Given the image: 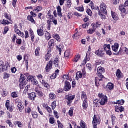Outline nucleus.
Here are the masks:
<instances>
[{
	"mask_svg": "<svg viewBox=\"0 0 128 128\" xmlns=\"http://www.w3.org/2000/svg\"><path fill=\"white\" fill-rule=\"evenodd\" d=\"M105 72L104 68L102 66L97 68V76L98 77H96L94 80L95 84L97 88L100 86V82H102V78H104V76L102 75V74H104Z\"/></svg>",
	"mask_w": 128,
	"mask_h": 128,
	"instance_id": "nucleus-1",
	"label": "nucleus"
},
{
	"mask_svg": "<svg viewBox=\"0 0 128 128\" xmlns=\"http://www.w3.org/2000/svg\"><path fill=\"white\" fill-rule=\"evenodd\" d=\"M99 99H95L94 102H99L101 106H104L108 102V97L106 96L104 94L102 93H99L98 94Z\"/></svg>",
	"mask_w": 128,
	"mask_h": 128,
	"instance_id": "nucleus-2",
	"label": "nucleus"
},
{
	"mask_svg": "<svg viewBox=\"0 0 128 128\" xmlns=\"http://www.w3.org/2000/svg\"><path fill=\"white\" fill-rule=\"evenodd\" d=\"M100 10L98 7L96 8V10H98V12H99L98 13H102L104 14H108V11H106V5L104 2H102L100 4Z\"/></svg>",
	"mask_w": 128,
	"mask_h": 128,
	"instance_id": "nucleus-3",
	"label": "nucleus"
},
{
	"mask_svg": "<svg viewBox=\"0 0 128 128\" xmlns=\"http://www.w3.org/2000/svg\"><path fill=\"white\" fill-rule=\"evenodd\" d=\"M10 66L8 62H5L2 60H0V72H6L8 70V68Z\"/></svg>",
	"mask_w": 128,
	"mask_h": 128,
	"instance_id": "nucleus-4",
	"label": "nucleus"
},
{
	"mask_svg": "<svg viewBox=\"0 0 128 128\" xmlns=\"http://www.w3.org/2000/svg\"><path fill=\"white\" fill-rule=\"evenodd\" d=\"M76 96L72 95V94L65 96V100H66L67 106H70L72 102V100H74Z\"/></svg>",
	"mask_w": 128,
	"mask_h": 128,
	"instance_id": "nucleus-5",
	"label": "nucleus"
},
{
	"mask_svg": "<svg viewBox=\"0 0 128 128\" xmlns=\"http://www.w3.org/2000/svg\"><path fill=\"white\" fill-rule=\"evenodd\" d=\"M128 6V0H126L124 4H121L119 6V10L122 12V14H128V12H126V9L124 8H126Z\"/></svg>",
	"mask_w": 128,
	"mask_h": 128,
	"instance_id": "nucleus-6",
	"label": "nucleus"
},
{
	"mask_svg": "<svg viewBox=\"0 0 128 128\" xmlns=\"http://www.w3.org/2000/svg\"><path fill=\"white\" fill-rule=\"evenodd\" d=\"M5 106L8 110H9L10 112H12L14 110V104H10V100H7L5 104Z\"/></svg>",
	"mask_w": 128,
	"mask_h": 128,
	"instance_id": "nucleus-7",
	"label": "nucleus"
},
{
	"mask_svg": "<svg viewBox=\"0 0 128 128\" xmlns=\"http://www.w3.org/2000/svg\"><path fill=\"white\" fill-rule=\"evenodd\" d=\"M52 68V61L50 60L46 64L45 67V70L46 72H50V70Z\"/></svg>",
	"mask_w": 128,
	"mask_h": 128,
	"instance_id": "nucleus-8",
	"label": "nucleus"
},
{
	"mask_svg": "<svg viewBox=\"0 0 128 128\" xmlns=\"http://www.w3.org/2000/svg\"><path fill=\"white\" fill-rule=\"evenodd\" d=\"M98 116L94 115L92 120V128H98Z\"/></svg>",
	"mask_w": 128,
	"mask_h": 128,
	"instance_id": "nucleus-9",
	"label": "nucleus"
},
{
	"mask_svg": "<svg viewBox=\"0 0 128 128\" xmlns=\"http://www.w3.org/2000/svg\"><path fill=\"white\" fill-rule=\"evenodd\" d=\"M104 48H99L98 50L95 52V54L98 56H100V58H103L104 56Z\"/></svg>",
	"mask_w": 128,
	"mask_h": 128,
	"instance_id": "nucleus-10",
	"label": "nucleus"
},
{
	"mask_svg": "<svg viewBox=\"0 0 128 128\" xmlns=\"http://www.w3.org/2000/svg\"><path fill=\"white\" fill-rule=\"evenodd\" d=\"M90 60V54L87 52L86 54V56L84 58V59L82 62V66H86V62H88Z\"/></svg>",
	"mask_w": 128,
	"mask_h": 128,
	"instance_id": "nucleus-11",
	"label": "nucleus"
},
{
	"mask_svg": "<svg viewBox=\"0 0 128 128\" xmlns=\"http://www.w3.org/2000/svg\"><path fill=\"white\" fill-rule=\"evenodd\" d=\"M70 88H72L70 83L68 81H66L64 87V92H68L70 90Z\"/></svg>",
	"mask_w": 128,
	"mask_h": 128,
	"instance_id": "nucleus-12",
	"label": "nucleus"
},
{
	"mask_svg": "<svg viewBox=\"0 0 128 128\" xmlns=\"http://www.w3.org/2000/svg\"><path fill=\"white\" fill-rule=\"evenodd\" d=\"M40 82L42 84V86H44V88H47V90L50 88V84L48 83V82H46L44 79L40 80Z\"/></svg>",
	"mask_w": 128,
	"mask_h": 128,
	"instance_id": "nucleus-13",
	"label": "nucleus"
},
{
	"mask_svg": "<svg viewBox=\"0 0 128 128\" xmlns=\"http://www.w3.org/2000/svg\"><path fill=\"white\" fill-rule=\"evenodd\" d=\"M28 98L30 100L34 101L35 100L36 98V94L34 92H32L30 93H28Z\"/></svg>",
	"mask_w": 128,
	"mask_h": 128,
	"instance_id": "nucleus-14",
	"label": "nucleus"
},
{
	"mask_svg": "<svg viewBox=\"0 0 128 128\" xmlns=\"http://www.w3.org/2000/svg\"><path fill=\"white\" fill-rule=\"evenodd\" d=\"M51 52H52V50L50 49H49L48 50L47 53L45 54V56H44V60H46V62H48L50 58H52Z\"/></svg>",
	"mask_w": 128,
	"mask_h": 128,
	"instance_id": "nucleus-15",
	"label": "nucleus"
},
{
	"mask_svg": "<svg viewBox=\"0 0 128 128\" xmlns=\"http://www.w3.org/2000/svg\"><path fill=\"white\" fill-rule=\"evenodd\" d=\"M52 62L55 68L60 66V64H58L60 62V57L56 56V57L54 58Z\"/></svg>",
	"mask_w": 128,
	"mask_h": 128,
	"instance_id": "nucleus-16",
	"label": "nucleus"
},
{
	"mask_svg": "<svg viewBox=\"0 0 128 128\" xmlns=\"http://www.w3.org/2000/svg\"><path fill=\"white\" fill-rule=\"evenodd\" d=\"M115 112H124V108L120 105L116 106H115Z\"/></svg>",
	"mask_w": 128,
	"mask_h": 128,
	"instance_id": "nucleus-17",
	"label": "nucleus"
},
{
	"mask_svg": "<svg viewBox=\"0 0 128 128\" xmlns=\"http://www.w3.org/2000/svg\"><path fill=\"white\" fill-rule=\"evenodd\" d=\"M92 28H90L89 30H87V34H92L94 32H96V27L94 26V23L92 24Z\"/></svg>",
	"mask_w": 128,
	"mask_h": 128,
	"instance_id": "nucleus-18",
	"label": "nucleus"
},
{
	"mask_svg": "<svg viewBox=\"0 0 128 128\" xmlns=\"http://www.w3.org/2000/svg\"><path fill=\"white\" fill-rule=\"evenodd\" d=\"M18 108L19 112H22V110L24 108V104H22V101L20 100L19 102H18Z\"/></svg>",
	"mask_w": 128,
	"mask_h": 128,
	"instance_id": "nucleus-19",
	"label": "nucleus"
},
{
	"mask_svg": "<svg viewBox=\"0 0 128 128\" xmlns=\"http://www.w3.org/2000/svg\"><path fill=\"white\" fill-rule=\"evenodd\" d=\"M120 47V44L118 43H114V45H112V48L113 52H116L118 50V48Z\"/></svg>",
	"mask_w": 128,
	"mask_h": 128,
	"instance_id": "nucleus-20",
	"label": "nucleus"
},
{
	"mask_svg": "<svg viewBox=\"0 0 128 128\" xmlns=\"http://www.w3.org/2000/svg\"><path fill=\"white\" fill-rule=\"evenodd\" d=\"M55 42H56V40H54V39H51L48 41V45L50 50H52V48H54V46Z\"/></svg>",
	"mask_w": 128,
	"mask_h": 128,
	"instance_id": "nucleus-21",
	"label": "nucleus"
},
{
	"mask_svg": "<svg viewBox=\"0 0 128 128\" xmlns=\"http://www.w3.org/2000/svg\"><path fill=\"white\" fill-rule=\"evenodd\" d=\"M24 60H25L26 68L28 70V56L25 54L24 56Z\"/></svg>",
	"mask_w": 128,
	"mask_h": 128,
	"instance_id": "nucleus-22",
	"label": "nucleus"
},
{
	"mask_svg": "<svg viewBox=\"0 0 128 128\" xmlns=\"http://www.w3.org/2000/svg\"><path fill=\"white\" fill-rule=\"evenodd\" d=\"M37 34L40 36H42L44 34V27L42 26L41 28L37 29Z\"/></svg>",
	"mask_w": 128,
	"mask_h": 128,
	"instance_id": "nucleus-23",
	"label": "nucleus"
},
{
	"mask_svg": "<svg viewBox=\"0 0 128 128\" xmlns=\"http://www.w3.org/2000/svg\"><path fill=\"white\" fill-rule=\"evenodd\" d=\"M81 100H88V96H86V92L82 91L81 92Z\"/></svg>",
	"mask_w": 128,
	"mask_h": 128,
	"instance_id": "nucleus-24",
	"label": "nucleus"
},
{
	"mask_svg": "<svg viewBox=\"0 0 128 128\" xmlns=\"http://www.w3.org/2000/svg\"><path fill=\"white\" fill-rule=\"evenodd\" d=\"M124 47L120 48L118 52L116 53H113V54L114 56H122L124 52Z\"/></svg>",
	"mask_w": 128,
	"mask_h": 128,
	"instance_id": "nucleus-25",
	"label": "nucleus"
},
{
	"mask_svg": "<svg viewBox=\"0 0 128 128\" xmlns=\"http://www.w3.org/2000/svg\"><path fill=\"white\" fill-rule=\"evenodd\" d=\"M27 20H29V22H30L32 24H36V20H34V17L32 16V15H28L27 16Z\"/></svg>",
	"mask_w": 128,
	"mask_h": 128,
	"instance_id": "nucleus-26",
	"label": "nucleus"
},
{
	"mask_svg": "<svg viewBox=\"0 0 128 128\" xmlns=\"http://www.w3.org/2000/svg\"><path fill=\"white\" fill-rule=\"evenodd\" d=\"M56 8L58 16L60 18H62V8H60V6H58Z\"/></svg>",
	"mask_w": 128,
	"mask_h": 128,
	"instance_id": "nucleus-27",
	"label": "nucleus"
},
{
	"mask_svg": "<svg viewBox=\"0 0 128 128\" xmlns=\"http://www.w3.org/2000/svg\"><path fill=\"white\" fill-rule=\"evenodd\" d=\"M116 76H117L119 80L120 78H122V72L120 69H118L116 70Z\"/></svg>",
	"mask_w": 128,
	"mask_h": 128,
	"instance_id": "nucleus-28",
	"label": "nucleus"
},
{
	"mask_svg": "<svg viewBox=\"0 0 128 128\" xmlns=\"http://www.w3.org/2000/svg\"><path fill=\"white\" fill-rule=\"evenodd\" d=\"M35 92H36V94L38 96H40V98H42V96H44V93H42V92L38 88H35Z\"/></svg>",
	"mask_w": 128,
	"mask_h": 128,
	"instance_id": "nucleus-29",
	"label": "nucleus"
},
{
	"mask_svg": "<svg viewBox=\"0 0 128 128\" xmlns=\"http://www.w3.org/2000/svg\"><path fill=\"white\" fill-rule=\"evenodd\" d=\"M88 100H84L82 101V108L83 110H86L88 107Z\"/></svg>",
	"mask_w": 128,
	"mask_h": 128,
	"instance_id": "nucleus-30",
	"label": "nucleus"
},
{
	"mask_svg": "<svg viewBox=\"0 0 128 128\" xmlns=\"http://www.w3.org/2000/svg\"><path fill=\"white\" fill-rule=\"evenodd\" d=\"M44 36L46 38V40H50L52 38V36L50 35V33L48 32V31L46 32Z\"/></svg>",
	"mask_w": 128,
	"mask_h": 128,
	"instance_id": "nucleus-31",
	"label": "nucleus"
},
{
	"mask_svg": "<svg viewBox=\"0 0 128 128\" xmlns=\"http://www.w3.org/2000/svg\"><path fill=\"white\" fill-rule=\"evenodd\" d=\"M30 74H28V73H26L24 74V76H27V80H28L29 82H32V80L34 78V76L29 75Z\"/></svg>",
	"mask_w": 128,
	"mask_h": 128,
	"instance_id": "nucleus-32",
	"label": "nucleus"
},
{
	"mask_svg": "<svg viewBox=\"0 0 128 128\" xmlns=\"http://www.w3.org/2000/svg\"><path fill=\"white\" fill-rule=\"evenodd\" d=\"M111 14L112 16V18L114 20H118V14L112 11L111 12Z\"/></svg>",
	"mask_w": 128,
	"mask_h": 128,
	"instance_id": "nucleus-33",
	"label": "nucleus"
},
{
	"mask_svg": "<svg viewBox=\"0 0 128 128\" xmlns=\"http://www.w3.org/2000/svg\"><path fill=\"white\" fill-rule=\"evenodd\" d=\"M0 22L2 24H3L4 26H6V24H10V22L4 19L0 20Z\"/></svg>",
	"mask_w": 128,
	"mask_h": 128,
	"instance_id": "nucleus-34",
	"label": "nucleus"
},
{
	"mask_svg": "<svg viewBox=\"0 0 128 128\" xmlns=\"http://www.w3.org/2000/svg\"><path fill=\"white\" fill-rule=\"evenodd\" d=\"M26 76H24V74H20V78H19V82H24V80H26Z\"/></svg>",
	"mask_w": 128,
	"mask_h": 128,
	"instance_id": "nucleus-35",
	"label": "nucleus"
},
{
	"mask_svg": "<svg viewBox=\"0 0 128 128\" xmlns=\"http://www.w3.org/2000/svg\"><path fill=\"white\" fill-rule=\"evenodd\" d=\"M82 78V72L78 71L76 73V78L77 80H78L79 78Z\"/></svg>",
	"mask_w": 128,
	"mask_h": 128,
	"instance_id": "nucleus-36",
	"label": "nucleus"
},
{
	"mask_svg": "<svg viewBox=\"0 0 128 128\" xmlns=\"http://www.w3.org/2000/svg\"><path fill=\"white\" fill-rule=\"evenodd\" d=\"M106 88L108 90H113L114 88V84L112 82H108L106 86Z\"/></svg>",
	"mask_w": 128,
	"mask_h": 128,
	"instance_id": "nucleus-37",
	"label": "nucleus"
},
{
	"mask_svg": "<svg viewBox=\"0 0 128 128\" xmlns=\"http://www.w3.org/2000/svg\"><path fill=\"white\" fill-rule=\"evenodd\" d=\"M70 50H66L64 52V56L66 58H70Z\"/></svg>",
	"mask_w": 128,
	"mask_h": 128,
	"instance_id": "nucleus-38",
	"label": "nucleus"
},
{
	"mask_svg": "<svg viewBox=\"0 0 128 128\" xmlns=\"http://www.w3.org/2000/svg\"><path fill=\"white\" fill-rule=\"evenodd\" d=\"M40 48L38 46L35 50V56H40Z\"/></svg>",
	"mask_w": 128,
	"mask_h": 128,
	"instance_id": "nucleus-39",
	"label": "nucleus"
},
{
	"mask_svg": "<svg viewBox=\"0 0 128 128\" xmlns=\"http://www.w3.org/2000/svg\"><path fill=\"white\" fill-rule=\"evenodd\" d=\"M80 127L81 128H88L86 126V124L83 120H81L80 121Z\"/></svg>",
	"mask_w": 128,
	"mask_h": 128,
	"instance_id": "nucleus-40",
	"label": "nucleus"
},
{
	"mask_svg": "<svg viewBox=\"0 0 128 128\" xmlns=\"http://www.w3.org/2000/svg\"><path fill=\"white\" fill-rule=\"evenodd\" d=\"M52 36L54 38H55V40H57V42H60V35H58V34H54L52 35Z\"/></svg>",
	"mask_w": 128,
	"mask_h": 128,
	"instance_id": "nucleus-41",
	"label": "nucleus"
},
{
	"mask_svg": "<svg viewBox=\"0 0 128 128\" xmlns=\"http://www.w3.org/2000/svg\"><path fill=\"white\" fill-rule=\"evenodd\" d=\"M56 98V96L54 92H50L49 94V98L50 100H55Z\"/></svg>",
	"mask_w": 128,
	"mask_h": 128,
	"instance_id": "nucleus-42",
	"label": "nucleus"
},
{
	"mask_svg": "<svg viewBox=\"0 0 128 128\" xmlns=\"http://www.w3.org/2000/svg\"><path fill=\"white\" fill-rule=\"evenodd\" d=\"M30 85H27L26 87H25V89L24 90V92H23V94H28V90H30Z\"/></svg>",
	"mask_w": 128,
	"mask_h": 128,
	"instance_id": "nucleus-43",
	"label": "nucleus"
},
{
	"mask_svg": "<svg viewBox=\"0 0 128 128\" xmlns=\"http://www.w3.org/2000/svg\"><path fill=\"white\" fill-rule=\"evenodd\" d=\"M104 62L100 60H97L95 61L96 66H100V64H104Z\"/></svg>",
	"mask_w": 128,
	"mask_h": 128,
	"instance_id": "nucleus-44",
	"label": "nucleus"
},
{
	"mask_svg": "<svg viewBox=\"0 0 128 128\" xmlns=\"http://www.w3.org/2000/svg\"><path fill=\"white\" fill-rule=\"evenodd\" d=\"M103 48L104 52H106V50H110V44H104L103 46Z\"/></svg>",
	"mask_w": 128,
	"mask_h": 128,
	"instance_id": "nucleus-45",
	"label": "nucleus"
},
{
	"mask_svg": "<svg viewBox=\"0 0 128 128\" xmlns=\"http://www.w3.org/2000/svg\"><path fill=\"white\" fill-rule=\"evenodd\" d=\"M42 10V6H37L33 10V12H40Z\"/></svg>",
	"mask_w": 128,
	"mask_h": 128,
	"instance_id": "nucleus-46",
	"label": "nucleus"
},
{
	"mask_svg": "<svg viewBox=\"0 0 128 128\" xmlns=\"http://www.w3.org/2000/svg\"><path fill=\"white\" fill-rule=\"evenodd\" d=\"M8 94V92L6 90H2V92H1V94L3 96H6Z\"/></svg>",
	"mask_w": 128,
	"mask_h": 128,
	"instance_id": "nucleus-47",
	"label": "nucleus"
},
{
	"mask_svg": "<svg viewBox=\"0 0 128 128\" xmlns=\"http://www.w3.org/2000/svg\"><path fill=\"white\" fill-rule=\"evenodd\" d=\"M80 54L76 55L75 57L73 60V62H78V60H80Z\"/></svg>",
	"mask_w": 128,
	"mask_h": 128,
	"instance_id": "nucleus-48",
	"label": "nucleus"
},
{
	"mask_svg": "<svg viewBox=\"0 0 128 128\" xmlns=\"http://www.w3.org/2000/svg\"><path fill=\"white\" fill-rule=\"evenodd\" d=\"M4 16L6 20H10V22H12V18L8 14V12H4Z\"/></svg>",
	"mask_w": 128,
	"mask_h": 128,
	"instance_id": "nucleus-49",
	"label": "nucleus"
},
{
	"mask_svg": "<svg viewBox=\"0 0 128 128\" xmlns=\"http://www.w3.org/2000/svg\"><path fill=\"white\" fill-rule=\"evenodd\" d=\"M47 24H48L47 30H50V26H52V20H48Z\"/></svg>",
	"mask_w": 128,
	"mask_h": 128,
	"instance_id": "nucleus-50",
	"label": "nucleus"
},
{
	"mask_svg": "<svg viewBox=\"0 0 128 128\" xmlns=\"http://www.w3.org/2000/svg\"><path fill=\"white\" fill-rule=\"evenodd\" d=\"M10 76V74H8L7 72H4V76H3V78L4 80H6V78H8Z\"/></svg>",
	"mask_w": 128,
	"mask_h": 128,
	"instance_id": "nucleus-51",
	"label": "nucleus"
},
{
	"mask_svg": "<svg viewBox=\"0 0 128 128\" xmlns=\"http://www.w3.org/2000/svg\"><path fill=\"white\" fill-rule=\"evenodd\" d=\"M52 110H54L56 108V100H54L52 102Z\"/></svg>",
	"mask_w": 128,
	"mask_h": 128,
	"instance_id": "nucleus-52",
	"label": "nucleus"
},
{
	"mask_svg": "<svg viewBox=\"0 0 128 128\" xmlns=\"http://www.w3.org/2000/svg\"><path fill=\"white\" fill-rule=\"evenodd\" d=\"M30 112H32V108L30 107H28L25 108V114H30Z\"/></svg>",
	"mask_w": 128,
	"mask_h": 128,
	"instance_id": "nucleus-53",
	"label": "nucleus"
},
{
	"mask_svg": "<svg viewBox=\"0 0 128 128\" xmlns=\"http://www.w3.org/2000/svg\"><path fill=\"white\" fill-rule=\"evenodd\" d=\"M96 28H100V26H102V22H96V24H93Z\"/></svg>",
	"mask_w": 128,
	"mask_h": 128,
	"instance_id": "nucleus-54",
	"label": "nucleus"
},
{
	"mask_svg": "<svg viewBox=\"0 0 128 128\" xmlns=\"http://www.w3.org/2000/svg\"><path fill=\"white\" fill-rule=\"evenodd\" d=\"M31 82L34 86H37V84H38V81L36 78H34Z\"/></svg>",
	"mask_w": 128,
	"mask_h": 128,
	"instance_id": "nucleus-55",
	"label": "nucleus"
},
{
	"mask_svg": "<svg viewBox=\"0 0 128 128\" xmlns=\"http://www.w3.org/2000/svg\"><path fill=\"white\" fill-rule=\"evenodd\" d=\"M82 76H83V78H86V68H83L82 70Z\"/></svg>",
	"mask_w": 128,
	"mask_h": 128,
	"instance_id": "nucleus-56",
	"label": "nucleus"
},
{
	"mask_svg": "<svg viewBox=\"0 0 128 128\" xmlns=\"http://www.w3.org/2000/svg\"><path fill=\"white\" fill-rule=\"evenodd\" d=\"M11 96L14 98H18V94H16V92H14L11 93Z\"/></svg>",
	"mask_w": 128,
	"mask_h": 128,
	"instance_id": "nucleus-57",
	"label": "nucleus"
},
{
	"mask_svg": "<svg viewBox=\"0 0 128 128\" xmlns=\"http://www.w3.org/2000/svg\"><path fill=\"white\" fill-rule=\"evenodd\" d=\"M124 104V100H117V104H120V106H122Z\"/></svg>",
	"mask_w": 128,
	"mask_h": 128,
	"instance_id": "nucleus-58",
	"label": "nucleus"
},
{
	"mask_svg": "<svg viewBox=\"0 0 128 128\" xmlns=\"http://www.w3.org/2000/svg\"><path fill=\"white\" fill-rule=\"evenodd\" d=\"M54 122H56V120H54V117H50L49 119V122L50 124H54Z\"/></svg>",
	"mask_w": 128,
	"mask_h": 128,
	"instance_id": "nucleus-59",
	"label": "nucleus"
},
{
	"mask_svg": "<svg viewBox=\"0 0 128 128\" xmlns=\"http://www.w3.org/2000/svg\"><path fill=\"white\" fill-rule=\"evenodd\" d=\"M71 6H72V2H71L70 0H68L66 2V6H67V8H70Z\"/></svg>",
	"mask_w": 128,
	"mask_h": 128,
	"instance_id": "nucleus-60",
	"label": "nucleus"
},
{
	"mask_svg": "<svg viewBox=\"0 0 128 128\" xmlns=\"http://www.w3.org/2000/svg\"><path fill=\"white\" fill-rule=\"evenodd\" d=\"M32 115L33 118H38V112H32Z\"/></svg>",
	"mask_w": 128,
	"mask_h": 128,
	"instance_id": "nucleus-61",
	"label": "nucleus"
},
{
	"mask_svg": "<svg viewBox=\"0 0 128 128\" xmlns=\"http://www.w3.org/2000/svg\"><path fill=\"white\" fill-rule=\"evenodd\" d=\"M92 66L90 63H88L86 64V67L89 70H90V72H91V70H92Z\"/></svg>",
	"mask_w": 128,
	"mask_h": 128,
	"instance_id": "nucleus-62",
	"label": "nucleus"
},
{
	"mask_svg": "<svg viewBox=\"0 0 128 128\" xmlns=\"http://www.w3.org/2000/svg\"><path fill=\"white\" fill-rule=\"evenodd\" d=\"M6 122L9 124V126H10V128H14V125L12 122H10V120H6Z\"/></svg>",
	"mask_w": 128,
	"mask_h": 128,
	"instance_id": "nucleus-63",
	"label": "nucleus"
},
{
	"mask_svg": "<svg viewBox=\"0 0 128 128\" xmlns=\"http://www.w3.org/2000/svg\"><path fill=\"white\" fill-rule=\"evenodd\" d=\"M57 123L58 124V128H64V125L62 124V122H60V121L58 120H57Z\"/></svg>",
	"mask_w": 128,
	"mask_h": 128,
	"instance_id": "nucleus-64",
	"label": "nucleus"
}]
</instances>
